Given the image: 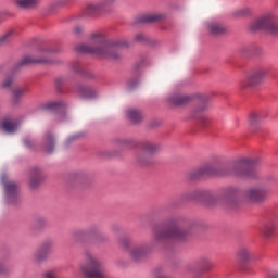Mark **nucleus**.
<instances>
[{
	"instance_id": "f257e3e1",
	"label": "nucleus",
	"mask_w": 278,
	"mask_h": 278,
	"mask_svg": "<svg viewBox=\"0 0 278 278\" xmlns=\"http://www.w3.org/2000/svg\"><path fill=\"white\" fill-rule=\"evenodd\" d=\"M257 164L255 159H241L228 167H219L206 163L188 174L191 180L201 179L202 177H255V172L251 170Z\"/></svg>"
},
{
	"instance_id": "f03ea898",
	"label": "nucleus",
	"mask_w": 278,
	"mask_h": 278,
	"mask_svg": "<svg viewBox=\"0 0 278 278\" xmlns=\"http://www.w3.org/2000/svg\"><path fill=\"white\" fill-rule=\"evenodd\" d=\"M121 47H129V43L125 39L108 41L105 35L96 34L92 36L91 43L80 45L76 48V51L116 61L121 60Z\"/></svg>"
},
{
	"instance_id": "7ed1b4c3",
	"label": "nucleus",
	"mask_w": 278,
	"mask_h": 278,
	"mask_svg": "<svg viewBox=\"0 0 278 278\" xmlns=\"http://www.w3.org/2000/svg\"><path fill=\"white\" fill-rule=\"evenodd\" d=\"M268 73H270V70L266 66L252 68L247 73L245 79L241 80V90H251V88H257V86H262L266 77H268Z\"/></svg>"
},
{
	"instance_id": "20e7f679",
	"label": "nucleus",
	"mask_w": 278,
	"mask_h": 278,
	"mask_svg": "<svg viewBox=\"0 0 278 278\" xmlns=\"http://www.w3.org/2000/svg\"><path fill=\"white\" fill-rule=\"evenodd\" d=\"M250 31H267V34H273L274 36H277L278 34V23H277V16L273 13H266L256 20H254L249 25Z\"/></svg>"
},
{
	"instance_id": "39448f33",
	"label": "nucleus",
	"mask_w": 278,
	"mask_h": 278,
	"mask_svg": "<svg viewBox=\"0 0 278 278\" xmlns=\"http://www.w3.org/2000/svg\"><path fill=\"white\" fill-rule=\"evenodd\" d=\"M80 271L87 278H105L101 261L90 252L85 253V263L80 265Z\"/></svg>"
},
{
	"instance_id": "423d86ee",
	"label": "nucleus",
	"mask_w": 278,
	"mask_h": 278,
	"mask_svg": "<svg viewBox=\"0 0 278 278\" xmlns=\"http://www.w3.org/2000/svg\"><path fill=\"white\" fill-rule=\"evenodd\" d=\"M188 236V231L184 228L173 226L166 229H155L154 230V240L156 242H164V240H170L175 238L176 240H184Z\"/></svg>"
},
{
	"instance_id": "0eeeda50",
	"label": "nucleus",
	"mask_w": 278,
	"mask_h": 278,
	"mask_svg": "<svg viewBox=\"0 0 278 278\" xmlns=\"http://www.w3.org/2000/svg\"><path fill=\"white\" fill-rule=\"evenodd\" d=\"M269 192L270 188L266 184H262L261 186L245 189L243 197L251 203H262L263 201H266Z\"/></svg>"
},
{
	"instance_id": "6e6552de",
	"label": "nucleus",
	"mask_w": 278,
	"mask_h": 278,
	"mask_svg": "<svg viewBox=\"0 0 278 278\" xmlns=\"http://www.w3.org/2000/svg\"><path fill=\"white\" fill-rule=\"evenodd\" d=\"M160 151V144L153 141H146L141 146V152L138 155V162L142 166H149L153 162V156Z\"/></svg>"
},
{
	"instance_id": "1a4fd4ad",
	"label": "nucleus",
	"mask_w": 278,
	"mask_h": 278,
	"mask_svg": "<svg viewBox=\"0 0 278 278\" xmlns=\"http://www.w3.org/2000/svg\"><path fill=\"white\" fill-rule=\"evenodd\" d=\"M116 0H101L99 2H91L86 8V14L88 16H93V14H99V12H109L110 5Z\"/></svg>"
},
{
	"instance_id": "9d476101",
	"label": "nucleus",
	"mask_w": 278,
	"mask_h": 278,
	"mask_svg": "<svg viewBox=\"0 0 278 278\" xmlns=\"http://www.w3.org/2000/svg\"><path fill=\"white\" fill-rule=\"evenodd\" d=\"M128 253L134 262H140V260H144V257L151 253V245H149V243L134 245Z\"/></svg>"
},
{
	"instance_id": "9b49d317",
	"label": "nucleus",
	"mask_w": 278,
	"mask_h": 278,
	"mask_svg": "<svg viewBox=\"0 0 278 278\" xmlns=\"http://www.w3.org/2000/svg\"><path fill=\"white\" fill-rule=\"evenodd\" d=\"M236 257L240 266H247L253 262L255 254L253 253V250L249 248V245H242L238 249Z\"/></svg>"
},
{
	"instance_id": "f8f14e48",
	"label": "nucleus",
	"mask_w": 278,
	"mask_h": 278,
	"mask_svg": "<svg viewBox=\"0 0 278 278\" xmlns=\"http://www.w3.org/2000/svg\"><path fill=\"white\" fill-rule=\"evenodd\" d=\"M53 249V241H46L43 242L39 250L35 252L34 254V261L37 264H40V262H45L47 257H49V254L51 253V250Z\"/></svg>"
},
{
	"instance_id": "ddd939ff",
	"label": "nucleus",
	"mask_w": 278,
	"mask_h": 278,
	"mask_svg": "<svg viewBox=\"0 0 278 278\" xmlns=\"http://www.w3.org/2000/svg\"><path fill=\"white\" fill-rule=\"evenodd\" d=\"M4 191L7 201L9 203L16 202V199H18V185L14 181H8L4 184Z\"/></svg>"
},
{
	"instance_id": "4468645a",
	"label": "nucleus",
	"mask_w": 278,
	"mask_h": 278,
	"mask_svg": "<svg viewBox=\"0 0 278 278\" xmlns=\"http://www.w3.org/2000/svg\"><path fill=\"white\" fill-rule=\"evenodd\" d=\"M41 181H45L42 170H40L39 168L31 169L29 176V187L36 189L40 186Z\"/></svg>"
},
{
	"instance_id": "2eb2a0df",
	"label": "nucleus",
	"mask_w": 278,
	"mask_h": 278,
	"mask_svg": "<svg viewBox=\"0 0 278 278\" xmlns=\"http://www.w3.org/2000/svg\"><path fill=\"white\" fill-rule=\"evenodd\" d=\"M29 64H49V59L26 55L18 63L20 66H28Z\"/></svg>"
},
{
	"instance_id": "dca6fc26",
	"label": "nucleus",
	"mask_w": 278,
	"mask_h": 278,
	"mask_svg": "<svg viewBox=\"0 0 278 278\" xmlns=\"http://www.w3.org/2000/svg\"><path fill=\"white\" fill-rule=\"evenodd\" d=\"M169 103L173 105H186L192 101L190 96L181 94V93H174L168 98Z\"/></svg>"
},
{
	"instance_id": "f3484780",
	"label": "nucleus",
	"mask_w": 278,
	"mask_h": 278,
	"mask_svg": "<svg viewBox=\"0 0 278 278\" xmlns=\"http://www.w3.org/2000/svg\"><path fill=\"white\" fill-rule=\"evenodd\" d=\"M207 29L211 36H222V34H225L227 31V28L225 27V25L218 22L208 23Z\"/></svg>"
},
{
	"instance_id": "a211bd4d",
	"label": "nucleus",
	"mask_w": 278,
	"mask_h": 278,
	"mask_svg": "<svg viewBox=\"0 0 278 278\" xmlns=\"http://www.w3.org/2000/svg\"><path fill=\"white\" fill-rule=\"evenodd\" d=\"M53 149H55V138L51 132H48L43 137V150L46 153H53Z\"/></svg>"
},
{
	"instance_id": "6ab92c4d",
	"label": "nucleus",
	"mask_w": 278,
	"mask_h": 278,
	"mask_svg": "<svg viewBox=\"0 0 278 278\" xmlns=\"http://www.w3.org/2000/svg\"><path fill=\"white\" fill-rule=\"evenodd\" d=\"M126 116L131 123H140L142 121V112L138 111V109L128 110Z\"/></svg>"
},
{
	"instance_id": "aec40b11",
	"label": "nucleus",
	"mask_w": 278,
	"mask_h": 278,
	"mask_svg": "<svg viewBox=\"0 0 278 278\" xmlns=\"http://www.w3.org/2000/svg\"><path fill=\"white\" fill-rule=\"evenodd\" d=\"M79 94L83 99H94L97 97V90L92 87H80Z\"/></svg>"
},
{
	"instance_id": "412c9836",
	"label": "nucleus",
	"mask_w": 278,
	"mask_h": 278,
	"mask_svg": "<svg viewBox=\"0 0 278 278\" xmlns=\"http://www.w3.org/2000/svg\"><path fill=\"white\" fill-rule=\"evenodd\" d=\"M264 118V115L260 113H252L249 118L250 126L253 129H257L260 127V123H262V119Z\"/></svg>"
},
{
	"instance_id": "4be33fe9",
	"label": "nucleus",
	"mask_w": 278,
	"mask_h": 278,
	"mask_svg": "<svg viewBox=\"0 0 278 278\" xmlns=\"http://www.w3.org/2000/svg\"><path fill=\"white\" fill-rule=\"evenodd\" d=\"M261 232L265 238H270L273 233L275 232V224H273L270 220L264 224V226L261 228Z\"/></svg>"
},
{
	"instance_id": "5701e85b",
	"label": "nucleus",
	"mask_w": 278,
	"mask_h": 278,
	"mask_svg": "<svg viewBox=\"0 0 278 278\" xmlns=\"http://www.w3.org/2000/svg\"><path fill=\"white\" fill-rule=\"evenodd\" d=\"M14 36H16V31L14 29H10L3 35L0 36V46L8 45V42H12L14 39Z\"/></svg>"
},
{
	"instance_id": "b1692460",
	"label": "nucleus",
	"mask_w": 278,
	"mask_h": 278,
	"mask_svg": "<svg viewBox=\"0 0 278 278\" xmlns=\"http://www.w3.org/2000/svg\"><path fill=\"white\" fill-rule=\"evenodd\" d=\"M17 8H23L27 10L29 8H36L38 0H15Z\"/></svg>"
},
{
	"instance_id": "393cba45",
	"label": "nucleus",
	"mask_w": 278,
	"mask_h": 278,
	"mask_svg": "<svg viewBox=\"0 0 278 278\" xmlns=\"http://www.w3.org/2000/svg\"><path fill=\"white\" fill-rule=\"evenodd\" d=\"M162 18H164L162 14H148L141 17V23H157V21H162Z\"/></svg>"
},
{
	"instance_id": "a878e982",
	"label": "nucleus",
	"mask_w": 278,
	"mask_h": 278,
	"mask_svg": "<svg viewBox=\"0 0 278 278\" xmlns=\"http://www.w3.org/2000/svg\"><path fill=\"white\" fill-rule=\"evenodd\" d=\"M28 91H29V87H27L26 85L15 87L13 89V97H14L15 101L17 99H21V97H25V94H27Z\"/></svg>"
},
{
	"instance_id": "bb28decb",
	"label": "nucleus",
	"mask_w": 278,
	"mask_h": 278,
	"mask_svg": "<svg viewBox=\"0 0 278 278\" xmlns=\"http://www.w3.org/2000/svg\"><path fill=\"white\" fill-rule=\"evenodd\" d=\"M1 127L8 134H12V132L16 131V128L18 127V125L14 122L4 121V122H2Z\"/></svg>"
},
{
	"instance_id": "cd10ccee",
	"label": "nucleus",
	"mask_w": 278,
	"mask_h": 278,
	"mask_svg": "<svg viewBox=\"0 0 278 278\" xmlns=\"http://www.w3.org/2000/svg\"><path fill=\"white\" fill-rule=\"evenodd\" d=\"M251 9L249 8H242V9H238L233 12V16L236 18H243V16H251Z\"/></svg>"
},
{
	"instance_id": "c85d7f7f",
	"label": "nucleus",
	"mask_w": 278,
	"mask_h": 278,
	"mask_svg": "<svg viewBox=\"0 0 278 278\" xmlns=\"http://www.w3.org/2000/svg\"><path fill=\"white\" fill-rule=\"evenodd\" d=\"M60 105H62L60 102H50L46 104V110H55V108H60Z\"/></svg>"
},
{
	"instance_id": "c756f323",
	"label": "nucleus",
	"mask_w": 278,
	"mask_h": 278,
	"mask_svg": "<svg viewBox=\"0 0 278 278\" xmlns=\"http://www.w3.org/2000/svg\"><path fill=\"white\" fill-rule=\"evenodd\" d=\"M147 40V37L142 34H137L134 37V42H144Z\"/></svg>"
},
{
	"instance_id": "7c9ffc66",
	"label": "nucleus",
	"mask_w": 278,
	"mask_h": 278,
	"mask_svg": "<svg viewBox=\"0 0 278 278\" xmlns=\"http://www.w3.org/2000/svg\"><path fill=\"white\" fill-rule=\"evenodd\" d=\"M12 81H13V78L12 77H8L2 83V88H10L12 86Z\"/></svg>"
},
{
	"instance_id": "2f4dec72",
	"label": "nucleus",
	"mask_w": 278,
	"mask_h": 278,
	"mask_svg": "<svg viewBox=\"0 0 278 278\" xmlns=\"http://www.w3.org/2000/svg\"><path fill=\"white\" fill-rule=\"evenodd\" d=\"M139 84H140V80L138 78H136L135 80H130L128 83L129 90H132V88H136V86H138Z\"/></svg>"
},
{
	"instance_id": "473e14b6",
	"label": "nucleus",
	"mask_w": 278,
	"mask_h": 278,
	"mask_svg": "<svg viewBox=\"0 0 278 278\" xmlns=\"http://www.w3.org/2000/svg\"><path fill=\"white\" fill-rule=\"evenodd\" d=\"M84 236H86V230H78V231L74 232L73 238H75L77 240L79 238H84Z\"/></svg>"
},
{
	"instance_id": "72a5a7b5",
	"label": "nucleus",
	"mask_w": 278,
	"mask_h": 278,
	"mask_svg": "<svg viewBox=\"0 0 278 278\" xmlns=\"http://www.w3.org/2000/svg\"><path fill=\"white\" fill-rule=\"evenodd\" d=\"M268 278H278V269H270L267 273Z\"/></svg>"
},
{
	"instance_id": "f704fd0d",
	"label": "nucleus",
	"mask_w": 278,
	"mask_h": 278,
	"mask_svg": "<svg viewBox=\"0 0 278 278\" xmlns=\"http://www.w3.org/2000/svg\"><path fill=\"white\" fill-rule=\"evenodd\" d=\"M81 65L79 64V62H75V63H72V68L73 71H75V73H80L81 72Z\"/></svg>"
},
{
	"instance_id": "c9c22d12",
	"label": "nucleus",
	"mask_w": 278,
	"mask_h": 278,
	"mask_svg": "<svg viewBox=\"0 0 278 278\" xmlns=\"http://www.w3.org/2000/svg\"><path fill=\"white\" fill-rule=\"evenodd\" d=\"M208 121L210 119H207V116H205V115H200V117H199V123L201 125H205Z\"/></svg>"
},
{
	"instance_id": "e433bc0d",
	"label": "nucleus",
	"mask_w": 278,
	"mask_h": 278,
	"mask_svg": "<svg viewBox=\"0 0 278 278\" xmlns=\"http://www.w3.org/2000/svg\"><path fill=\"white\" fill-rule=\"evenodd\" d=\"M201 264H204V266H207V268H212V263H210V260L207 258H201Z\"/></svg>"
},
{
	"instance_id": "4c0bfd02",
	"label": "nucleus",
	"mask_w": 278,
	"mask_h": 278,
	"mask_svg": "<svg viewBox=\"0 0 278 278\" xmlns=\"http://www.w3.org/2000/svg\"><path fill=\"white\" fill-rule=\"evenodd\" d=\"M121 244L124 249H129V240L124 239L121 241Z\"/></svg>"
},
{
	"instance_id": "58836bf2",
	"label": "nucleus",
	"mask_w": 278,
	"mask_h": 278,
	"mask_svg": "<svg viewBox=\"0 0 278 278\" xmlns=\"http://www.w3.org/2000/svg\"><path fill=\"white\" fill-rule=\"evenodd\" d=\"M81 31H83L81 26H76V27L74 28V34H81Z\"/></svg>"
},
{
	"instance_id": "ea45409f",
	"label": "nucleus",
	"mask_w": 278,
	"mask_h": 278,
	"mask_svg": "<svg viewBox=\"0 0 278 278\" xmlns=\"http://www.w3.org/2000/svg\"><path fill=\"white\" fill-rule=\"evenodd\" d=\"M45 278H55V275H53L51 271H48L46 273Z\"/></svg>"
},
{
	"instance_id": "a19ab883",
	"label": "nucleus",
	"mask_w": 278,
	"mask_h": 278,
	"mask_svg": "<svg viewBox=\"0 0 278 278\" xmlns=\"http://www.w3.org/2000/svg\"><path fill=\"white\" fill-rule=\"evenodd\" d=\"M30 143H31V141H29V140H24V144H25V147H30Z\"/></svg>"
},
{
	"instance_id": "79ce46f5",
	"label": "nucleus",
	"mask_w": 278,
	"mask_h": 278,
	"mask_svg": "<svg viewBox=\"0 0 278 278\" xmlns=\"http://www.w3.org/2000/svg\"><path fill=\"white\" fill-rule=\"evenodd\" d=\"M5 270V266L3 264H0V273H3Z\"/></svg>"
},
{
	"instance_id": "37998d69",
	"label": "nucleus",
	"mask_w": 278,
	"mask_h": 278,
	"mask_svg": "<svg viewBox=\"0 0 278 278\" xmlns=\"http://www.w3.org/2000/svg\"><path fill=\"white\" fill-rule=\"evenodd\" d=\"M75 138H77V136H72L68 138V140H75Z\"/></svg>"
},
{
	"instance_id": "c03bdc74",
	"label": "nucleus",
	"mask_w": 278,
	"mask_h": 278,
	"mask_svg": "<svg viewBox=\"0 0 278 278\" xmlns=\"http://www.w3.org/2000/svg\"><path fill=\"white\" fill-rule=\"evenodd\" d=\"M198 192V194H203V191H197Z\"/></svg>"
},
{
	"instance_id": "a18cd8bd",
	"label": "nucleus",
	"mask_w": 278,
	"mask_h": 278,
	"mask_svg": "<svg viewBox=\"0 0 278 278\" xmlns=\"http://www.w3.org/2000/svg\"><path fill=\"white\" fill-rule=\"evenodd\" d=\"M68 1H71V0H64V3H68Z\"/></svg>"
}]
</instances>
